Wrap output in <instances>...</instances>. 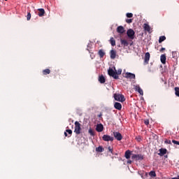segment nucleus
<instances>
[{
	"label": "nucleus",
	"mask_w": 179,
	"mask_h": 179,
	"mask_svg": "<svg viewBox=\"0 0 179 179\" xmlns=\"http://www.w3.org/2000/svg\"><path fill=\"white\" fill-rule=\"evenodd\" d=\"M110 55L111 59H115V57H117V50H111L110 51Z\"/></svg>",
	"instance_id": "9d476101"
},
{
	"label": "nucleus",
	"mask_w": 179,
	"mask_h": 179,
	"mask_svg": "<svg viewBox=\"0 0 179 179\" xmlns=\"http://www.w3.org/2000/svg\"><path fill=\"white\" fill-rule=\"evenodd\" d=\"M81 131L82 128L80 127V123H79L78 121L75 122V134H76V135H80Z\"/></svg>",
	"instance_id": "7ed1b4c3"
},
{
	"label": "nucleus",
	"mask_w": 179,
	"mask_h": 179,
	"mask_svg": "<svg viewBox=\"0 0 179 179\" xmlns=\"http://www.w3.org/2000/svg\"><path fill=\"white\" fill-rule=\"evenodd\" d=\"M166 54H164V55H162L161 57H160V60H161V62L162 64H166Z\"/></svg>",
	"instance_id": "412c9836"
},
{
	"label": "nucleus",
	"mask_w": 179,
	"mask_h": 179,
	"mask_svg": "<svg viewBox=\"0 0 179 179\" xmlns=\"http://www.w3.org/2000/svg\"><path fill=\"white\" fill-rule=\"evenodd\" d=\"M103 129H104V127L103 126L102 124L96 125V131H97V132H103Z\"/></svg>",
	"instance_id": "ddd939ff"
},
{
	"label": "nucleus",
	"mask_w": 179,
	"mask_h": 179,
	"mask_svg": "<svg viewBox=\"0 0 179 179\" xmlns=\"http://www.w3.org/2000/svg\"><path fill=\"white\" fill-rule=\"evenodd\" d=\"M88 133L90 134V135H91V136H94V131H93V129H92V128H90L88 130Z\"/></svg>",
	"instance_id": "c85d7f7f"
},
{
	"label": "nucleus",
	"mask_w": 179,
	"mask_h": 179,
	"mask_svg": "<svg viewBox=\"0 0 179 179\" xmlns=\"http://www.w3.org/2000/svg\"><path fill=\"white\" fill-rule=\"evenodd\" d=\"M172 54H173V55H174V54H176V52H173Z\"/></svg>",
	"instance_id": "c03bdc74"
},
{
	"label": "nucleus",
	"mask_w": 179,
	"mask_h": 179,
	"mask_svg": "<svg viewBox=\"0 0 179 179\" xmlns=\"http://www.w3.org/2000/svg\"><path fill=\"white\" fill-rule=\"evenodd\" d=\"M66 132H67V134H69V135H72V130H71V129H66Z\"/></svg>",
	"instance_id": "f704fd0d"
},
{
	"label": "nucleus",
	"mask_w": 179,
	"mask_h": 179,
	"mask_svg": "<svg viewBox=\"0 0 179 179\" xmlns=\"http://www.w3.org/2000/svg\"><path fill=\"white\" fill-rule=\"evenodd\" d=\"M126 16H127V17H129V18L134 17V14H132V13H127L126 14Z\"/></svg>",
	"instance_id": "c756f323"
},
{
	"label": "nucleus",
	"mask_w": 179,
	"mask_h": 179,
	"mask_svg": "<svg viewBox=\"0 0 179 179\" xmlns=\"http://www.w3.org/2000/svg\"><path fill=\"white\" fill-rule=\"evenodd\" d=\"M127 34L129 38H130V40H134V38H135V31H134V29H128L127 31Z\"/></svg>",
	"instance_id": "20e7f679"
},
{
	"label": "nucleus",
	"mask_w": 179,
	"mask_h": 179,
	"mask_svg": "<svg viewBox=\"0 0 179 179\" xmlns=\"http://www.w3.org/2000/svg\"><path fill=\"white\" fill-rule=\"evenodd\" d=\"M175 94L177 96V97H179V87H175Z\"/></svg>",
	"instance_id": "bb28decb"
},
{
	"label": "nucleus",
	"mask_w": 179,
	"mask_h": 179,
	"mask_svg": "<svg viewBox=\"0 0 179 179\" xmlns=\"http://www.w3.org/2000/svg\"><path fill=\"white\" fill-rule=\"evenodd\" d=\"M64 136H68V133H66V131L64 132Z\"/></svg>",
	"instance_id": "79ce46f5"
},
{
	"label": "nucleus",
	"mask_w": 179,
	"mask_h": 179,
	"mask_svg": "<svg viewBox=\"0 0 179 179\" xmlns=\"http://www.w3.org/2000/svg\"><path fill=\"white\" fill-rule=\"evenodd\" d=\"M99 117H101V115H99Z\"/></svg>",
	"instance_id": "a18cd8bd"
},
{
	"label": "nucleus",
	"mask_w": 179,
	"mask_h": 179,
	"mask_svg": "<svg viewBox=\"0 0 179 179\" xmlns=\"http://www.w3.org/2000/svg\"><path fill=\"white\" fill-rule=\"evenodd\" d=\"M90 57H91L92 59H94V53L91 52L90 53Z\"/></svg>",
	"instance_id": "4c0bfd02"
},
{
	"label": "nucleus",
	"mask_w": 179,
	"mask_h": 179,
	"mask_svg": "<svg viewBox=\"0 0 179 179\" xmlns=\"http://www.w3.org/2000/svg\"><path fill=\"white\" fill-rule=\"evenodd\" d=\"M124 157L127 159H131V151L129 150L125 152Z\"/></svg>",
	"instance_id": "aec40b11"
},
{
	"label": "nucleus",
	"mask_w": 179,
	"mask_h": 179,
	"mask_svg": "<svg viewBox=\"0 0 179 179\" xmlns=\"http://www.w3.org/2000/svg\"><path fill=\"white\" fill-rule=\"evenodd\" d=\"M150 177H156V172L155 171H151L149 173Z\"/></svg>",
	"instance_id": "cd10ccee"
},
{
	"label": "nucleus",
	"mask_w": 179,
	"mask_h": 179,
	"mask_svg": "<svg viewBox=\"0 0 179 179\" xmlns=\"http://www.w3.org/2000/svg\"><path fill=\"white\" fill-rule=\"evenodd\" d=\"M113 136L115 138L117 141H122V135L121 133L118 131H114L113 132Z\"/></svg>",
	"instance_id": "0eeeda50"
},
{
	"label": "nucleus",
	"mask_w": 179,
	"mask_h": 179,
	"mask_svg": "<svg viewBox=\"0 0 179 179\" xmlns=\"http://www.w3.org/2000/svg\"><path fill=\"white\" fill-rule=\"evenodd\" d=\"M4 1H8V0H4Z\"/></svg>",
	"instance_id": "49530a36"
},
{
	"label": "nucleus",
	"mask_w": 179,
	"mask_h": 179,
	"mask_svg": "<svg viewBox=\"0 0 179 179\" xmlns=\"http://www.w3.org/2000/svg\"><path fill=\"white\" fill-rule=\"evenodd\" d=\"M164 40H166V37L164 36H160L159 39V44H162V43H163V41H164Z\"/></svg>",
	"instance_id": "a878e982"
},
{
	"label": "nucleus",
	"mask_w": 179,
	"mask_h": 179,
	"mask_svg": "<svg viewBox=\"0 0 179 179\" xmlns=\"http://www.w3.org/2000/svg\"><path fill=\"white\" fill-rule=\"evenodd\" d=\"M99 82L100 83H106V78H104V76L101 75L99 76Z\"/></svg>",
	"instance_id": "6ab92c4d"
},
{
	"label": "nucleus",
	"mask_w": 179,
	"mask_h": 179,
	"mask_svg": "<svg viewBox=\"0 0 179 179\" xmlns=\"http://www.w3.org/2000/svg\"><path fill=\"white\" fill-rule=\"evenodd\" d=\"M136 91L138 92V93L141 95L143 96V90L141 88L139 85H136Z\"/></svg>",
	"instance_id": "dca6fc26"
},
{
	"label": "nucleus",
	"mask_w": 179,
	"mask_h": 179,
	"mask_svg": "<svg viewBox=\"0 0 179 179\" xmlns=\"http://www.w3.org/2000/svg\"><path fill=\"white\" fill-rule=\"evenodd\" d=\"M38 15L40 16V17H43V16L45 15V10H44V8H38Z\"/></svg>",
	"instance_id": "4468645a"
},
{
	"label": "nucleus",
	"mask_w": 179,
	"mask_h": 179,
	"mask_svg": "<svg viewBox=\"0 0 179 179\" xmlns=\"http://www.w3.org/2000/svg\"><path fill=\"white\" fill-rule=\"evenodd\" d=\"M159 153H158L159 156H164L167 153V149L166 148H160L159 150Z\"/></svg>",
	"instance_id": "f8f14e48"
},
{
	"label": "nucleus",
	"mask_w": 179,
	"mask_h": 179,
	"mask_svg": "<svg viewBox=\"0 0 179 179\" xmlns=\"http://www.w3.org/2000/svg\"><path fill=\"white\" fill-rule=\"evenodd\" d=\"M164 143H166L168 145H171V141H170V140H165Z\"/></svg>",
	"instance_id": "72a5a7b5"
},
{
	"label": "nucleus",
	"mask_w": 179,
	"mask_h": 179,
	"mask_svg": "<svg viewBox=\"0 0 179 179\" xmlns=\"http://www.w3.org/2000/svg\"><path fill=\"white\" fill-rule=\"evenodd\" d=\"M172 142L174 143V145H179V141H177L176 140H173Z\"/></svg>",
	"instance_id": "e433bc0d"
},
{
	"label": "nucleus",
	"mask_w": 179,
	"mask_h": 179,
	"mask_svg": "<svg viewBox=\"0 0 179 179\" xmlns=\"http://www.w3.org/2000/svg\"><path fill=\"white\" fill-rule=\"evenodd\" d=\"M110 43L112 45V47L115 46V39H114L113 37L110 38Z\"/></svg>",
	"instance_id": "393cba45"
},
{
	"label": "nucleus",
	"mask_w": 179,
	"mask_h": 179,
	"mask_svg": "<svg viewBox=\"0 0 179 179\" xmlns=\"http://www.w3.org/2000/svg\"><path fill=\"white\" fill-rule=\"evenodd\" d=\"M144 124H145V125H149V120H145V121H144Z\"/></svg>",
	"instance_id": "58836bf2"
},
{
	"label": "nucleus",
	"mask_w": 179,
	"mask_h": 179,
	"mask_svg": "<svg viewBox=\"0 0 179 179\" xmlns=\"http://www.w3.org/2000/svg\"><path fill=\"white\" fill-rule=\"evenodd\" d=\"M150 59V53H149V52H147L145 54V57H144V65H148L149 64Z\"/></svg>",
	"instance_id": "423d86ee"
},
{
	"label": "nucleus",
	"mask_w": 179,
	"mask_h": 179,
	"mask_svg": "<svg viewBox=\"0 0 179 179\" xmlns=\"http://www.w3.org/2000/svg\"><path fill=\"white\" fill-rule=\"evenodd\" d=\"M143 28H144V30H145V31H150V26H149L148 24H144Z\"/></svg>",
	"instance_id": "4be33fe9"
},
{
	"label": "nucleus",
	"mask_w": 179,
	"mask_h": 179,
	"mask_svg": "<svg viewBox=\"0 0 179 179\" xmlns=\"http://www.w3.org/2000/svg\"><path fill=\"white\" fill-rule=\"evenodd\" d=\"M96 152L101 153V152H104V148L101 145H99L98 148H96Z\"/></svg>",
	"instance_id": "5701e85b"
},
{
	"label": "nucleus",
	"mask_w": 179,
	"mask_h": 179,
	"mask_svg": "<svg viewBox=\"0 0 179 179\" xmlns=\"http://www.w3.org/2000/svg\"><path fill=\"white\" fill-rule=\"evenodd\" d=\"M163 51H166V48H162L159 50V52H163Z\"/></svg>",
	"instance_id": "ea45409f"
},
{
	"label": "nucleus",
	"mask_w": 179,
	"mask_h": 179,
	"mask_svg": "<svg viewBox=\"0 0 179 179\" xmlns=\"http://www.w3.org/2000/svg\"><path fill=\"white\" fill-rule=\"evenodd\" d=\"M127 164H132V161L128 160V161H127Z\"/></svg>",
	"instance_id": "a19ab883"
},
{
	"label": "nucleus",
	"mask_w": 179,
	"mask_h": 179,
	"mask_svg": "<svg viewBox=\"0 0 179 179\" xmlns=\"http://www.w3.org/2000/svg\"><path fill=\"white\" fill-rule=\"evenodd\" d=\"M114 99L116 101H120L121 103L125 101V96L121 94H115Z\"/></svg>",
	"instance_id": "f03ea898"
},
{
	"label": "nucleus",
	"mask_w": 179,
	"mask_h": 179,
	"mask_svg": "<svg viewBox=\"0 0 179 179\" xmlns=\"http://www.w3.org/2000/svg\"><path fill=\"white\" fill-rule=\"evenodd\" d=\"M114 107H115V108H116V110H120L122 108V105H121V103L119 102H115L114 103Z\"/></svg>",
	"instance_id": "2eb2a0df"
},
{
	"label": "nucleus",
	"mask_w": 179,
	"mask_h": 179,
	"mask_svg": "<svg viewBox=\"0 0 179 179\" xmlns=\"http://www.w3.org/2000/svg\"><path fill=\"white\" fill-rule=\"evenodd\" d=\"M124 78H126V79H135V74L132 73H126L123 75Z\"/></svg>",
	"instance_id": "6e6552de"
},
{
	"label": "nucleus",
	"mask_w": 179,
	"mask_h": 179,
	"mask_svg": "<svg viewBox=\"0 0 179 179\" xmlns=\"http://www.w3.org/2000/svg\"><path fill=\"white\" fill-rule=\"evenodd\" d=\"M102 139L104 141V142H113L114 141V137L110 135L104 134L102 136Z\"/></svg>",
	"instance_id": "39448f33"
},
{
	"label": "nucleus",
	"mask_w": 179,
	"mask_h": 179,
	"mask_svg": "<svg viewBox=\"0 0 179 179\" xmlns=\"http://www.w3.org/2000/svg\"><path fill=\"white\" fill-rule=\"evenodd\" d=\"M117 31L119 34H124L125 33V29L122 26H119L117 28Z\"/></svg>",
	"instance_id": "9b49d317"
},
{
	"label": "nucleus",
	"mask_w": 179,
	"mask_h": 179,
	"mask_svg": "<svg viewBox=\"0 0 179 179\" xmlns=\"http://www.w3.org/2000/svg\"><path fill=\"white\" fill-rule=\"evenodd\" d=\"M98 55H99L100 58H103L106 55V52L103 49H101L98 52Z\"/></svg>",
	"instance_id": "a211bd4d"
},
{
	"label": "nucleus",
	"mask_w": 179,
	"mask_h": 179,
	"mask_svg": "<svg viewBox=\"0 0 179 179\" xmlns=\"http://www.w3.org/2000/svg\"><path fill=\"white\" fill-rule=\"evenodd\" d=\"M172 179H179V176H178L176 178H173Z\"/></svg>",
	"instance_id": "37998d69"
},
{
	"label": "nucleus",
	"mask_w": 179,
	"mask_h": 179,
	"mask_svg": "<svg viewBox=\"0 0 179 179\" xmlns=\"http://www.w3.org/2000/svg\"><path fill=\"white\" fill-rule=\"evenodd\" d=\"M120 42L122 45H124V47H128V45H129V43L125 39H120Z\"/></svg>",
	"instance_id": "f3484780"
},
{
	"label": "nucleus",
	"mask_w": 179,
	"mask_h": 179,
	"mask_svg": "<svg viewBox=\"0 0 179 179\" xmlns=\"http://www.w3.org/2000/svg\"><path fill=\"white\" fill-rule=\"evenodd\" d=\"M108 152H110V153H111L112 155H114V153L113 152V148H111V146H109L108 148Z\"/></svg>",
	"instance_id": "7c9ffc66"
},
{
	"label": "nucleus",
	"mask_w": 179,
	"mask_h": 179,
	"mask_svg": "<svg viewBox=\"0 0 179 179\" xmlns=\"http://www.w3.org/2000/svg\"><path fill=\"white\" fill-rule=\"evenodd\" d=\"M126 22H127V23H129H129H132V19H127V20H126Z\"/></svg>",
	"instance_id": "c9c22d12"
},
{
	"label": "nucleus",
	"mask_w": 179,
	"mask_h": 179,
	"mask_svg": "<svg viewBox=\"0 0 179 179\" xmlns=\"http://www.w3.org/2000/svg\"><path fill=\"white\" fill-rule=\"evenodd\" d=\"M121 73H122V69H119L117 71V76H118V75H121Z\"/></svg>",
	"instance_id": "2f4dec72"
},
{
	"label": "nucleus",
	"mask_w": 179,
	"mask_h": 179,
	"mask_svg": "<svg viewBox=\"0 0 179 179\" xmlns=\"http://www.w3.org/2000/svg\"><path fill=\"white\" fill-rule=\"evenodd\" d=\"M43 75H50V73H51V70H50V69H46L43 71Z\"/></svg>",
	"instance_id": "b1692460"
},
{
	"label": "nucleus",
	"mask_w": 179,
	"mask_h": 179,
	"mask_svg": "<svg viewBox=\"0 0 179 179\" xmlns=\"http://www.w3.org/2000/svg\"><path fill=\"white\" fill-rule=\"evenodd\" d=\"M131 159L134 160H143V155H141V154H138V155H133L131 156Z\"/></svg>",
	"instance_id": "1a4fd4ad"
},
{
	"label": "nucleus",
	"mask_w": 179,
	"mask_h": 179,
	"mask_svg": "<svg viewBox=\"0 0 179 179\" xmlns=\"http://www.w3.org/2000/svg\"><path fill=\"white\" fill-rule=\"evenodd\" d=\"M114 69L115 71L113 69L109 68L108 70V75L113 78V79H119V76H117V69H115V67H114Z\"/></svg>",
	"instance_id": "f257e3e1"
},
{
	"label": "nucleus",
	"mask_w": 179,
	"mask_h": 179,
	"mask_svg": "<svg viewBox=\"0 0 179 179\" xmlns=\"http://www.w3.org/2000/svg\"><path fill=\"white\" fill-rule=\"evenodd\" d=\"M30 19H31V14L30 13H28L27 20H30Z\"/></svg>",
	"instance_id": "473e14b6"
}]
</instances>
